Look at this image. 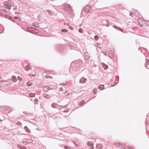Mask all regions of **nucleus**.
I'll use <instances>...</instances> for the list:
<instances>
[{"mask_svg":"<svg viewBox=\"0 0 149 149\" xmlns=\"http://www.w3.org/2000/svg\"><path fill=\"white\" fill-rule=\"evenodd\" d=\"M55 104L54 103H53V104H52L51 106L52 107L54 108L55 107Z\"/></svg>","mask_w":149,"mask_h":149,"instance_id":"obj_25","label":"nucleus"},{"mask_svg":"<svg viewBox=\"0 0 149 149\" xmlns=\"http://www.w3.org/2000/svg\"><path fill=\"white\" fill-rule=\"evenodd\" d=\"M102 67L104 69H106L107 68L108 66V65L102 63Z\"/></svg>","mask_w":149,"mask_h":149,"instance_id":"obj_6","label":"nucleus"},{"mask_svg":"<svg viewBox=\"0 0 149 149\" xmlns=\"http://www.w3.org/2000/svg\"><path fill=\"white\" fill-rule=\"evenodd\" d=\"M109 56L110 58H113V53L112 51H109L108 52Z\"/></svg>","mask_w":149,"mask_h":149,"instance_id":"obj_4","label":"nucleus"},{"mask_svg":"<svg viewBox=\"0 0 149 149\" xmlns=\"http://www.w3.org/2000/svg\"><path fill=\"white\" fill-rule=\"evenodd\" d=\"M15 19H19V18H18V17H15Z\"/></svg>","mask_w":149,"mask_h":149,"instance_id":"obj_29","label":"nucleus"},{"mask_svg":"<svg viewBox=\"0 0 149 149\" xmlns=\"http://www.w3.org/2000/svg\"><path fill=\"white\" fill-rule=\"evenodd\" d=\"M12 80L14 82H16L17 81L16 77L15 76H13L12 78Z\"/></svg>","mask_w":149,"mask_h":149,"instance_id":"obj_8","label":"nucleus"},{"mask_svg":"<svg viewBox=\"0 0 149 149\" xmlns=\"http://www.w3.org/2000/svg\"><path fill=\"white\" fill-rule=\"evenodd\" d=\"M79 31L81 33H82L83 31V30L81 29L80 28L79 30Z\"/></svg>","mask_w":149,"mask_h":149,"instance_id":"obj_24","label":"nucleus"},{"mask_svg":"<svg viewBox=\"0 0 149 149\" xmlns=\"http://www.w3.org/2000/svg\"><path fill=\"white\" fill-rule=\"evenodd\" d=\"M35 95V94L34 93H30L29 95L30 97H34Z\"/></svg>","mask_w":149,"mask_h":149,"instance_id":"obj_14","label":"nucleus"},{"mask_svg":"<svg viewBox=\"0 0 149 149\" xmlns=\"http://www.w3.org/2000/svg\"><path fill=\"white\" fill-rule=\"evenodd\" d=\"M64 8L65 10L67 12L70 13L72 11V9L70 7V6L68 4H66L65 5Z\"/></svg>","mask_w":149,"mask_h":149,"instance_id":"obj_1","label":"nucleus"},{"mask_svg":"<svg viewBox=\"0 0 149 149\" xmlns=\"http://www.w3.org/2000/svg\"><path fill=\"white\" fill-rule=\"evenodd\" d=\"M145 67L147 69L149 68V63H147L145 64Z\"/></svg>","mask_w":149,"mask_h":149,"instance_id":"obj_16","label":"nucleus"},{"mask_svg":"<svg viewBox=\"0 0 149 149\" xmlns=\"http://www.w3.org/2000/svg\"><path fill=\"white\" fill-rule=\"evenodd\" d=\"M91 10V8L89 6H86L85 9V11L86 13H88Z\"/></svg>","mask_w":149,"mask_h":149,"instance_id":"obj_5","label":"nucleus"},{"mask_svg":"<svg viewBox=\"0 0 149 149\" xmlns=\"http://www.w3.org/2000/svg\"><path fill=\"white\" fill-rule=\"evenodd\" d=\"M33 26H35V27H38V24L36 23H34L33 24Z\"/></svg>","mask_w":149,"mask_h":149,"instance_id":"obj_21","label":"nucleus"},{"mask_svg":"<svg viewBox=\"0 0 149 149\" xmlns=\"http://www.w3.org/2000/svg\"><path fill=\"white\" fill-rule=\"evenodd\" d=\"M43 90L44 91H46L49 89V87L47 86H45L43 88Z\"/></svg>","mask_w":149,"mask_h":149,"instance_id":"obj_9","label":"nucleus"},{"mask_svg":"<svg viewBox=\"0 0 149 149\" xmlns=\"http://www.w3.org/2000/svg\"><path fill=\"white\" fill-rule=\"evenodd\" d=\"M104 87V86L103 85H101L99 87V88L100 90H102V89H103Z\"/></svg>","mask_w":149,"mask_h":149,"instance_id":"obj_13","label":"nucleus"},{"mask_svg":"<svg viewBox=\"0 0 149 149\" xmlns=\"http://www.w3.org/2000/svg\"><path fill=\"white\" fill-rule=\"evenodd\" d=\"M30 66L29 65H27L25 68V69L26 70H27L29 68Z\"/></svg>","mask_w":149,"mask_h":149,"instance_id":"obj_15","label":"nucleus"},{"mask_svg":"<svg viewBox=\"0 0 149 149\" xmlns=\"http://www.w3.org/2000/svg\"><path fill=\"white\" fill-rule=\"evenodd\" d=\"M49 14L50 15H52V13H49Z\"/></svg>","mask_w":149,"mask_h":149,"instance_id":"obj_32","label":"nucleus"},{"mask_svg":"<svg viewBox=\"0 0 149 149\" xmlns=\"http://www.w3.org/2000/svg\"><path fill=\"white\" fill-rule=\"evenodd\" d=\"M148 60V59H146V61L147 62Z\"/></svg>","mask_w":149,"mask_h":149,"instance_id":"obj_33","label":"nucleus"},{"mask_svg":"<svg viewBox=\"0 0 149 149\" xmlns=\"http://www.w3.org/2000/svg\"><path fill=\"white\" fill-rule=\"evenodd\" d=\"M38 32L39 31L38 30L34 28V29L33 31V33H38Z\"/></svg>","mask_w":149,"mask_h":149,"instance_id":"obj_12","label":"nucleus"},{"mask_svg":"<svg viewBox=\"0 0 149 149\" xmlns=\"http://www.w3.org/2000/svg\"><path fill=\"white\" fill-rule=\"evenodd\" d=\"M61 31H62L63 32H67L68 31V30L67 29H62Z\"/></svg>","mask_w":149,"mask_h":149,"instance_id":"obj_22","label":"nucleus"},{"mask_svg":"<svg viewBox=\"0 0 149 149\" xmlns=\"http://www.w3.org/2000/svg\"><path fill=\"white\" fill-rule=\"evenodd\" d=\"M38 100L37 99H35L34 100V101L36 104H37L36 102H37Z\"/></svg>","mask_w":149,"mask_h":149,"instance_id":"obj_28","label":"nucleus"},{"mask_svg":"<svg viewBox=\"0 0 149 149\" xmlns=\"http://www.w3.org/2000/svg\"><path fill=\"white\" fill-rule=\"evenodd\" d=\"M68 27L71 30H72L73 29V28L71 26H69Z\"/></svg>","mask_w":149,"mask_h":149,"instance_id":"obj_26","label":"nucleus"},{"mask_svg":"<svg viewBox=\"0 0 149 149\" xmlns=\"http://www.w3.org/2000/svg\"><path fill=\"white\" fill-rule=\"evenodd\" d=\"M91 148L92 149H93L94 148L93 147H92V146H91Z\"/></svg>","mask_w":149,"mask_h":149,"instance_id":"obj_31","label":"nucleus"},{"mask_svg":"<svg viewBox=\"0 0 149 149\" xmlns=\"http://www.w3.org/2000/svg\"><path fill=\"white\" fill-rule=\"evenodd\" d=\"M27 86H31L33 85V84L31 81H28L26 83Z\"/></svg>","mask_w":149,"mask_h":149,"instance_id":"obj_11","label":"nucleus"},{"mask_svg":"<svg viewBox=\"0 0 149 149\" xmlns=\"http://www.w3.org/2000/svg\"><path fill=\"white\" fill-rule=\"evenodd\" d=\"M46 78H47V76H46Z\"/></svg>","mask_w":149,"mask_h":149,"instance_id":"obj_34","label":"nucleus"},{"mask_svg":"<svg viewBox=\"0 0 149 149\" xmlns=\"http://www.w3.org/2000/svg\"><path fill=\"white\" fill-rule=\"evenodd\" d=\"M10 1L6 2L4 3V7L5 8L9 10L11 8V4Z\"/></svg>","mask_w":149,"mask_h":149,"instance_id":"obj_2","label":"nucleus"},{"mask_svg":"<svg viewBox=\"0 0 149 149\" xmlns=\"http://www.w3.org/2000/svg\"><path fill=\"white\" fill-rule=\"evenodd\" d=\"M85 102V101H81L79 103V105L80 104H84Z\"/></svg>","mask_w":149,"mask_h":149,"instance_id":"obj_20","label":"nucleus"},{"mask_svg":"<svg viewBox=\"0 0 149 149\" xmlns=\"http://www.w3.org/2000/svg\"><path fill=\"white\" fill-rule=\"evenodd\" d=\"M97 91V89H94L93 90V93L94 94H95V93H96V91Z\"/></svg>","mask_w":149,"mask_h":149,"instance_id":"obj_27","label":"nucleus"},{"mask_svg":"<svg viewBox=\"0 0 149 149\" xmlns=\"http://www.w3.org/2000/svg\"><path fill=\"white\" fill-rule=\"evenodd\" d=\"M34 29V28L28 27L27 28L26 30V31L33 33Z\"/></svg>","mask_w":149,"mask_h":149,"instance_id":"obj_3","label":"nucleus"},{"mask_svg":"<svg viewBox=\"0 0 149 149\" xmlns=\"http://www.w3.org/2000/svg\"><path fill=\"white\" fill-rule=\"evenodd\" d=\"M94 39L95 40H97L99 39V37L97 36H95L94 37Z\"/></svg>","mask_w":149,"mask_h":149,"instance_id":"obj_17","label":"nucleus"},{"mask_svg":"<svg viewBox=\"0 0 149 149\" xmlns=\"http://www.w3.org/2000/svg\"><path fill=\"white\" fill-rule=\"evenodd\" d=\"M102 145L101 144H99L97 145V148L98 149H101L102 147Z\"/></svg>","mask_w":149,"mask_h":149,"instance_id":"obj_10","label":"nucleus"},{"mask_svg":"<svg viewBox=\"0 0 149 149\" xmlns=\"http://www.w3.org/2000/svg\"><path fill=\"white\" fill-rule=\"evenodd\" d=\"M86 81V79L84 77H82L80 79V82L81 83H84Z\"/></svg>","mask_w":149,"mask_h":149,"instance_id":"obj_7","label":"nucleus"},{"mask_svg":"<svg viewBox=\"0 0 149 149\" xmlns=\"http://www.w3.org/2000/svg\"><path fill=\"white\" fill-rule=\"evenodd\" d=\"M79 26L81 27V24H80L79 25Z\"/></svg>","mask_w":149,"mask_h":149,"instance_id":"obj_30","label":"nucleus"},{"mask_svg":"<svg viewBox=\"0 0 149 149\" xmlns=\"http://www.w3.org/2000/svg\"><path fill=\"white\" fill-rule=\"evenodd\" d=\"M43 96L44 97L46 98H48L49 97L48 95H47L45 94H44L43 95Z\"/></svg>","mask_w":149,"mask_h":149,"instance_id":"obj_18","label":"nucleus"},{"mask_svg":"<svg viewBox=\"0 0 149 149\" xmlns=\"http://www.w3.org/2000/svg\"><path fill=\"white\" fill-rule=\"evenodd\" d=\"M24 129H25L26 130V131L27 132H29V129L28 128H27V126H25L24 127Z\"/></svg>","mask_w":149,"mask_h":149,"instance_id":"obj_19","label":"nucleus"},{"mask_svg":"<svg viewBox=\"0 0 149 149\" xmlns=\"http://www.w3.org/2000/svg\"><path fill=\"white\" fill-rule=\"evenodd\" d=\"M93 142H90L87 143V145L88 146H89L90 145H92L93 144Z\"/></svg>","mask_w":149,"mask_h":149,"instance_id":"obj_23","label":"nucleus"}]
</instances>
